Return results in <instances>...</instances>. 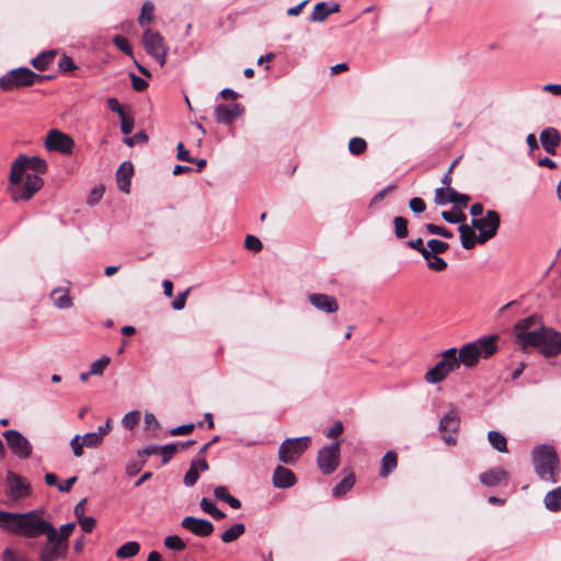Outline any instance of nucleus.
<instances>
[{"mask_svg": "<svg viewBox=\"0 0 561 561\" xmlns=\"http://www.w3.org/2000/svg\"><path fill=\"white\" fill-rule=\"evenodd\" d=\"M543 329L541 319L537 316H530L515 324V334L523 346H533L538 344L539 335Z\"/></svg>", "mask_w": 561, "mask_h": 561, "instance_id": "obj_7", "label": "nucleus"}, {"mask_svg": "<svg viewBox=\"0 0 561 561\" xmlns=\"http://www.w3.org/2000/svg\"><path fill=\"white\" fill-rule=\"evenodd\" d=\"M2 561H33L32 558L24 551L5 548L1 554Z\"/></svg>", "mask_w": 561, "mask_h": 561, "instance_id": "obj_40", "label": "nucleus"}, {"mask_svg": "<svg viewBox=\"0 0 561 561\" xmlns=\"http://www.w3.org/2000/svg\"><path fill=\"white\" fill-rule=\"evenodd\" d=\"M244 531H245L244 524L238 523V524L232 525L227 530H225L221 534L220 538H221L222 542L230 543V542H233L234 540H237L241 535H243Z\"/></svg>", "mask_w": 561, "mask_h": 561, "instance_id": "obj_37", "label": "nucleus"}, {"mask_svg": "<svg viewBox=\"0 0 561 561\" xmlns=\"http://www.w3.org/2000/svg\"><path fill=\"white\" fill-rule=\"evenodd\" d=\"M496 336H484L474 342L466 344L459 351L456 348V362L458 368L461 364L466 367H473L479 358H488L496 352Z\"/></svg>", "mask_w": 561, "mask_h": 561, "instance_id": "obj_3", "label": "nucleus"}, {"mask_svg": "<svg viewBox=\"0 0 561 561\" xmlns=\"http://www.w3.org/2000/svg\"><path fill=\"white\" fill-rule=\"evenodd\" d=\"M295 473L283 466H277L273 473V484L278 489H287L296 483Z\"/></svg>", "mask_w": 561, "mask_h": 561, "instance_id": "obj_24", "label": "nucleus"}, {"mask_svg": "<svg viewBox=\"0 0 561 561\" xmlns=\"http://www.w3.org/2000/svg\"><path fill=\"white\" fill-rule=\"evenodd\" d=\"M539 336V342L535 346L540 348V352L543 356L553 357L561 353L560 332L545 327Z\"/></svg>", "mask_w": 561, "mask_h": 561, "instance_id": "obj_14", "label": "nucleus"}, {"mask_svg": "<svg viewBox=\"0 0 561 561\" xmlns=\"http://www.w3.org/2000/svg\"><path fill=\"white\" fill-rule=\"evenodd\" d=\"M58 67L62 72H68L77 68L72 58L67 55H62V57L59 59Z\"/></svg>", "mask_w": 561, "mask_h": 561, "instance_id": "obj_56", "label": "nucleus"}, {"mask_svg": "<svg viewBox=\"0 0 561 561\" xmlns=\"http://www.w3.org/2000/svg\"><path fill=\"white\" fill-rule=\"evenodd\" d=\"M57 55V50H45L34 57L31 61L32 66L39 71L47 70L50 65L54 62V59Z\"/></svg>", "mask_w": 561, "mask_h": 561, "instance_id": "obj_29", "label": "nucleus"}, {"mask_svg": "<svg viewBox=\"0 0 561 561\" xmlns=\"http://www.w3.org/2000/svg\"><path fill=\"white\" fill-rule=\"evenodd\" d=\"M407 244L411 249H413V250L417 251L419 253H421L422 256L424 255L425 251L427 250V245L426 247L424 245V242H423L422 238L410 240Z\"/></svg>", "mask_w": 561, "mask_h": 561, "instance_id": "obj_62", "label": "nucleus"}, {"mask_svg": "<svg viewBox=\"0 0 561 561\" xmlns=\"http://www.w3.org/2000/svg\"><path fill=\"white\" fill-rule=\"evenodd\" d=\"M12 165L20 167L23 172H34L38 175L45 173L47 170L46 161L38 157L20 156L14 160Z\"/></svg>", "mask_w": 561, "mask_h": 561, "instance_id": "obj_20", "label": "nucleus"}, {"mask_svg": "<svg viewBox=\"0 0 561 561\" xmlns=\"http://www.w3.org/2000/svg\"><path fill=\"white\" fill-rule=\"evenodd\" d=\"M140 420V413L138 411H131L125 414L122 420V424L127 430H133Z\"/></svg>", "mask_w": 561, "mask_h": 561, "instance_id": "obj_49", "label": "nucleus"}, {"mask_svg": "<svg viewBox=\"0 0 561 561\" xmlns=\"http://www.w3.org/2000/svg\"><path fill=\"white\" fill-rule=\"evenodd\" d=\"M408 220L404 217L397 216L393 218L394 234L398 239L408 237Z\"/></svg>", "mask_w": 561, "mask_h": 561, "instance_id": "obj_41", "label": "nucleus"}, {"mask_svg": "<svg viewBox=\"0 0 561 561\" xmlns=\"http://www.w3.org/2000/svg\"><path fill=\"white\" fill-rule=\"evenodd\" d=\"M54 305L59 309H68L72 306V299L69 296V289L56 288L51 291Z\"/></svg>", "mask_w": 561, "mask_h": 561, "instance_id": "obj_31", "label": "nucleus"}, {"mask_svg": "<svg viewBox=\"0 0 561 561\" xmlns=\"http://www.w3.org/2000/svg\"><path fill=\"white\" fill-rule=\"evenodd\" d=\"M488 440L495 450L500 453H507V439L502 433L497 431H490L488 433Z\"/></svg>", "mask_w": 561, "mask_h": 561, "instance_id": "obj_36", "label": "nucleus"}, {"mask_svg": "<svg viewBox=\"0 0 561 561\" xmlns=\"http://www.w3.org/2000/svg\"><path fill=\"white\" fill-rule=\"evenodd\" d=\"M244 247L248 250L257 252L262 249V242L256 237L249 234L244 240Z\"/></svg>", "mask_w": 561, "mask_h": 561, "instance_id": "obj_57", "label": "nucleus"}, {"mask_svg": "<svg viewBox=\"0 0 561 561\" xmlns=\"http://www.w3.org/2000/svg\"><path fill=\"white\" fill-rule=\"evenodd\" d=\"M111 358L108 356H102L95 362H93L90 366V374L93 376H101L105 368L110 365Z\"/></svg>", "mask_w": 561, "mask_h": 561, "instance_id": "obj_43", "label": "nucleus"}, {"mask_svg": "<svg viewBox=\"0 0 561 561\" xmlns=\"http://www.w3.org/2000/svg\"><path fill=\"white\" fill-rule=\"evenodd\" d=\"M470 199L469 195L458 193L455 188H436L434 198L435 203L440 206L451 203L454 209L466 208Z\"/></svg>", "mask_w": 561, "mask_h": 561, "instance_id": "obj_17", "label": "nucleus"}, {"mask_svg": "<svg viewBox=\"0 0 561 561\" xmlns=\"http://www.w3.org/2000/svg\"><path fill=\"white\" fill-rule=\"evenodd\" d=\"M540 142L547 153L554 156L561 142L560 133L554 127H547L540 133Z\"/></svg>", "mask_w": 561, "mask_h": 561, "instance_id": "obj_21", "label": "nucleus"}, {"mask_svg": "<svg viewBox=\"0 0 561 561\" xmlns=\"http://www.w3.org/2000/svg\"><path fill=\"white\" fill-rule=\"evenodd\" d=\"M501 218L497 211L489 209L482 218H472L471 226L479 230L478 243L482 244L496 236Z\"/></svg>", "mask_w": 561, "mask_h": 561, "instance_id": "obj_11", "label": "nucleus"}, {"mask_svg": "<svg viewBox=\"0 0 561 561\" xmlns=\"http://www.w3.org/2000/svg\"><path fill=\"white\" fill-rule=\"evenodd\" d=\"M78 522H79L81 529L87 534L92 533V530L94 529V527L96 525V520L92 516L82 517V518L78 519Z\"/></svg>", "mask_w": 561, "mask_h": 561, "instance_id": "obj_55", "label": "nucleus"}, {"mask_svg": "<svg viewBox=\"0 0 561 561\" xmlns=\"http://www.w3.org/2000/svg\"><path fill=\"white\" fill-rule=\"evenodd\" d=\"M309 436L286 438L278 448V459L286 465H294L307 450L310 444Z\"/></svg>", "mask_w": 561, "mask_h": 561, "instance_id": "obj_9", "label": "nucleus"}, {"mask_svg": "<svg viewBox=\"0 0 561 561\" xmlns=\"http://www.w3.org/2000/svg\"><path fill=\"white\" fill-rule=\"evenodd\" d=\"M545 506L551 512L561 511V486H558L546 494Z\"/></svg>", "mask_w": 561, "mask_h": 561, "instance_id": "obj_32", "label": "nucleus"}, {"mask_svg": "<svg viewBox=\"0 0 561 561\" xmlns=\"http://www.w3.org/2000/svg\"><path fill=\"white\" fill-rule=\"evenodd\" d=\"M243 112L244 107L239 103L219 104L215 107L214 115L217 123L230 125Z\"/></svg>", "mask_w": 561, "mask_h": 561, "instance_id": "obj_18", "label": "nucleus"}, {"mask_svg": "<svg viewBox=\"0 0 561 561\" xmlns=\"http://www.w3.org/2000/svg\"><path fill=\"white\" fill-rule=\"evenodd\" d=\"M355 483V476L353 473L347 474L340 483L332 489L334 497H340L346 494Z\"/></svg>", "mask_w": 561, "mask_h": 561, "instance_id": "obj_39", "label": "nucleus"}, {"mask_svg": "<svg viewBox=\"0 0 561 561\" xmlns=\"http://www.w3.org/2000/svg\"><path fill=\"white\" fill-rule=\"evenodd\" d=\"M130 79L133 89L135 91H144L148 87V82L145 79L136 76L135 73H130Z\"/></svg>", "mask_w": 561, "mask_h": 561, "instance_id": "obj_60", "label": "nucleus"}, {"mask_svg": "<svg viewBox=\"0 0 561 561\" xmlns=\"http://www.w3.org/2000/svg\"><path fill=\"white\" fill-rule=\"evenodd\" d=\"M456 348L451 347L442 353V359L424 375L427 383H438L445 380L450 373L458 369L456 362Z\"/></svg>", "mask_w": 561, "mask_h": 561, "instance_id": "obj_8", "label": "nucleus"}, {"mask_svg": "<svg viewBox=\"0 0 561 561\" xmlns=\"http://www.w3.org/2000/svg\"><path fill=\"white\" fill-rule=\"evenodd\" d=\"M367 148L365 139L360 137H354L348 142V150L352 154L358 156L363 153Z\"/></svg>", "mask_w": 561, "mask_h": 561, "instance_id": "obj_47", "label": "nucleus"}, {"mask_svg": "<svg viewBox=\"0 0 561 561\" xmlns=\"http://www.w3.org/2000/svg\"><path fill=\"white\" fill-rule=\"evenodd\" d=\"M474 228L467 224H462L458 227L460 234L461 245L466 250H471L478 243V236L476 234Z\"/></svg>", "mask_w": 561, "mask_h": 561, "instance_id": "obj_28", "label": "nucleus"}, {"mask_svg": "<svg viewBox=\"0 0 561 561\" xmlns=\"http://www.w3.org/2000/svg\"><path fill=\"white\" fill-rule=\"evenodd\" d=\"M460 426V417L455 407L439 420L438 430L443 433L444 442L449 446L457 444L455 434L458 432Z\"/></svg>", "mask_w": 561, "mask_h": 561, "instance_id": "obj_13", "label": "nucleus"}, {"mask_svg": "<svg viewBox=\"0 0 561 561\" xmlns=\"http://www.w3.org/2000/svg\"><path fill=\"white\" fill-rule=\"evenodd\" d=\"M214 495L217 500L224 501L230 505V507L238 510L241 507V502L232 496L228 489L224 485H218L214 489Z\"/></svg>", "mask_w": 561, "mask_h": 561, "instance_id": "obj_33", "label": "nucleus"}, {"mask_svg": "<svg viewBox=\"0 0 561 561\" xmlns=\"http://www.w3.org/2000/svg\"><path fill=\"white\" fill-rule=\"evenodd\" d=\"M47 76L38 75L26 67H20L8 71L0 78V89L10 91L23 87H31L35 83H41Z\"/></svg>", "mask_w": 561, "mask_h": 561, "instance_id": "obj_5", "label": "nucleus"}, {"mask_svg": "<svg viewBox=\"0 0 561 561\" xmlns=\"http://www.w3.org/2000/svg\"><path fill=\"white\" fill-rule=\"evenodd\" d=\"M113 43L114 45L119 49L122 50L123 53H125L126 55L128 56H131L133 55V49L129 45V42L126 37L122 36V35H115L113 37Z\"/></svg>", "mask_w": 561, "mask_h": 561, "instance_id": "obj_50", "label": "nucleus"}, {"mask_svg": "<svg viewBox=\"0 0 561 561\" xmlns=\"http://www.w3.org/2000/svg\"><path fill=\"white\" fill-rule=\"evenodd\" d=\"M67 550L54 542V538H49L46 545L38 552V561H56L66 558Z\"/></svg>", "mask_w": 561, "mask_h": 561, "instance_id": "obj_23", "label": "nucleus"}, {"mask_svg": "<svg viewBox=\"0 0 561 561\" xmlns=\"http://www.w3.org/2000/svg\"><path fill=\"white\" fill-rule=\"evenodd\" d=\"M44 181L34 172H23L11 165L8 192L14 203L27 202L43 187Z\"/></svg>", "mask_w": 561, "mask_h": 561, "instance_id": "obj_2", "label": "nucleus"}, {"mask_svg": "<svg viewBox=\"0 0 561 561\" xmlns=\"http://www.w3.org/2000/svg\"><path fill=\"white\" fill-rule=\"evenodd\" d=\"M43 512L38 510L25 513H12L0 511V528L15 536L34 539L46 536L47 540L54 538V542L68 551V539L76 525L64 524L57 529L49 520L43 518Z\"/></svg>", "mask_w": 561, "mask_h": 561, "instance_id": "obj_1", "label": "nucleus"}, {"mask_svg": "<svg viewBox=\"0 0 561 561\" xmlns=\"http://www.w3.org/2000/svg\"><path fill=\"white\" fill-rule=\"evenodd\" d=\"M81 437L83 439V444L88 448H96L103 443V439L95 432L87 433Z\"/></svg>", "mask_w": 561, "mask_h": 561, "instance_id": "obj_51", "label": "nucleus"}, {"mask_svg": "<svg viewBox=\"0 0 561 561\" xmlns=\"http://www.w3.org/2000/svg\"><path fill=\"white\" fill-rule=\"evenodd\" d=\"M531 459L538 477L551 483L557 482L559 473V459L556 450L548 445H540L533 449Z\"/></svg>", "mask_w": 561, "mask_h": 561, "instance_id": "obj_4", "label": "nucleus"}, {"mask_svg": "<svg viewBox=\"0 0 561 561\" xmlns=\"http://www.w3.org/2000/svg\"><path fill=\"white\" fill-rule=\"evenodd\" d=\"M199 478V473L195 467L190 466L188 471L184 476V484L186 486H193Z\"/></svg>", "mask_w": 561, "mask_h": 561, "instance_id": "obj_54", "label": "nucleus"}, {"mask_svg": "<svg viewBox=\"0 0 561 561\" xmlns=\"http://www.w3.org/2000/svg\"><path fill=\"white\" fill-rule=\"evenodd\" d=\"M133 173V163L128 161L123 162L116 172L117 186L124 193L128 194L130 192V181Z\"/></svg>", "mask_w": 561, "mask_h": 561, "instance_id": "obj_25", "label": "nucleus"}, {"mask_svg": "<svg viewBox=\"0 0 561 561\" xmlns=\"http://www.w3.org/2000/svg\"><path fill=\"white\" fill-rule=\"evenodd\" d=\"M163 543L165 548L173 551H183L186 548V543L178 535L165 537Z\"/></svg>", "mask_w": 561, "mask_h": 561, "instance_id": "obj_42", "label": "nucleus"}, {"mask_svg": "<svg viewBox=\"0 0 561 561\" xmlns=\"http://www.w3.org/2000/svg\"><path fill=\"white\" fill-rule=\"evenodd\" d=\"M343 432V424L340 421L334 422V424L328 430L325 436L329 438L337 437Z\"/></svg>", "mask_w": 561, "mask_h": 561, "instance_id": "obj_63", "label": "nucleus"}, {"mask_svg": "<svg viewBox=\"0 0 561 561\" xmlns=\"http://www.w3.org/2000/svg\"><path fill=\"white\" fill-rule=\"evenodd\" d=\"M147 140H148L147 134L144 130H141L131 137L124 138V144L127 145L128 147H134L136 144L147 142Z\"/></svg>", "mask_w": 561, "mask_h": 561, "instance_id": "obj_53", "label": "nucleus"}, {"mask_svg": "<svg viewBox=\"0 0 561 561\" xmlns=\"http://www.w3.org/2000/svg\"><path fill=\"white\" fill-rule=\"evenodd\" d=\"M181 526L198 537H207L214 531V525L209 520L194 516L183 518Z\"/></svg>", "mask_w": 561, "mask_h": 561, "instance_id": "obj_19", "label": "nucleus"}, {"mask_svg": "<svg viewBox=\"0 0 561 561\" xmlns=\"http://www.w3.org/2000/svg\"><path fill=\"white\" fill-rule=\"evenodd\" d=\"M3 437L11 451L21 459H26L32 454V446L26 437L15 430L3 432Z\"/></svg>", "mask_w": 561, "mask_h": 561, "instance_id": "obj_16", "label": "nucleus"}, {"mask_svg": "<svg viewBox=\"0 0 561 561\" xmlns=\"http://www.w3.org/2000/svg\"><path fill=\"white\" fill-rule=\"evenodd\" d=\"M455 210L456 209H454L453 211L444 210L442 213L443 219L449 224H465L467 218L466 215L461 211V209H458L459 211Z\"/></svg>", "mask_w": 561, "mask_h": 561, "instance_id": "obj_46", "label": "nucleus"}, {"mask_svg": "<svg viewBox=\"0 0 561 561\" xmlns=\"http://www.w3.org/2000/svg\"><path fill=\"white\" fill-rule=\"evenodd\" d=\"M142 44L147 54L153 57L159 65L163 67L169 51L163 36L158 31L146 28L142 34Z\"/></svg>", "mask_w": 561, "mask_h": 561, "instance_id": "obj_10", "label": "nucleus"}, {"mask_svg": "<svg viewBox=\"0 0 561 561\" xmlns=\"http://www.w3.org/2000/svg\"><path fill=\"white\" fill-rule=\"evenodd\" d=\"M425 229L427 230V232H430L432 234L440 236V237H444L447 239L454 237V233L450 230H448L446 227L437 226L435 224H426Z\"/></svg>", "mask_w": 561, "mask_h": 561, "instance_id": "obj_48", "label": "nucleus"}, {"mask_svg": "<svg viewBox=\"0 0 561 561\" xmlns=\"http://www.w3.org/2000/svg\"><path fill=\"white\" fill-rule=\"evenodd\" d=\"M140 551V545L137 541H127L115 552L118 559H129L137 556Z\"/></svg>", "mask_w": 561, "mask_h": 561, "instance_id": "obj_34", "label": "nucleus"}, {"mask_svg": "<svg viewBox=\"0 0 561 561\" xmlns=\"http://www.w3.org/2000/svg\"><path fill=\"white\" fill-rule=\"evenodd\" d=\"M32 494V485L30 481L13 472L8 471L5 477V496L7 501L4 502L8 506H13L19 502L27 499Z\"/></svg>", "mask_w": 561, "mask_h": 561, "instance_id": "obj_6", "label": "nucleus"}, {"mask_svg": "<svg viewBox=\"0 0 561 561\" xmlns=\"http://www.w3.org/2000/svg\"><path fill=\"white\" fill-rule=\"evenodd\" d=\"M193 440H188L184 444H168L161 446L160 455L162 456V463H168L170 459L178 453L179 449H185L186 447L193 445Z\"/></svg>", "mask_w": 561, "mask_h": 561, "instance_id": "obj_35", "label": "nucleus"}, {"mask_svg": "<svg viewBox=\"0 0 561 561\" xmlns=\"http://www.w3.org/2000/svg\"><path fill=\"white\" fill-rule=\"evenodd\" d=\"M409 207L413 213L421 214L425 210L426 205L422 198L413 197L409 202Z\"/></svg>", "mask_w": 561, "mask_h": 561, "instance_id": "obj_58", "label": "nucleus"}, {"mask_svg": "<svg viewBox=\"0 0 561 561\" xmlns=\"http://www.w3.org/2000/svg\"><path fill=\"white\" fill-rule=\"evenodd\" d=\"M397 453L393 450L387 451L381 459L379 476L381 478H387L397 468Z\"/></svg>", "mask_w": 561, "mask_h": 561, "instance_id": "obj_30", "label": "nucleus"}, {"mask_svg": "<svg viewBox=\"0 0 561 561\" xmlns=\"http://www.w3.org/2000/svg\"><path fill=\"white\" fill-rule=\"evenodd\" d=\"M70 447L76 457H81L83 455V447H85V445L83 444L81 435H76L72 437L70 440Z\"/></svg>", "mask_w": 561, "mask_h": 561, "instance_id": "obj_52", "label": "nucleus"}, {"mask_svg": "<svg viewBox=\"0 0 561 561\" xmlns=\"http://www.w3.org/2000/svg\"><path fill=\"white\" fill-rule=\"evenodd\" d=\"M107 106L112 112L118 114L121 117H124V108L122 107L121 103L116 98L107 99Z\"/></svg>", "mask_w": 561, "mask_h": 561, "instance_id": "obj_61", "label": "nucleus"}, {"mask_svg": "<svg viewBox=\"0 0 561 561\" xmlns=\"http://www.w3.org/2000/svg\"><path fill=\"white\" fill-rule=\"evenodd\" d=\"M45 146L48 151H56L64 154L71 153L75 141L73 139L65 133H61L58 129L49 130L46 139Z\"/></svg>", "mask_w": 561, "mask_h": 561, "instance_id": "obj_15", "label": "nucleus"}, {"mask_svg": "<svg viewBox=\"0 0 561 561\" xmlns=\"http://www.w3.org/2000/svg\"><path fill=\"white\" fill-rule=\"evenodd\" d=\"M448 248L449 245L447 242L437 239H431L427 241L426 253L443 254L448 250Z\"/></svg>", "mask_w": 561, "mask_h": 561, "instance_id": "obj_45", "label": "nucleus"}, {"mask_svg": "<svg viewBox=\"0 0 561 561\" xmlns=\"http://www.w3.org/2000/svg\"><path fill=\"white\" fill-rule=\"evenodd\" d=\"M423 259L427 263V267L434 272H443L447 268V262L438 256V254L424 253Z\"/></svg>", "mask_w": 561, "mask_h": 561, "instance_id": "obj_38", "label": "nucleus"}, {"mask_svg": "<svg viewBox=\"0 0 561 561\" xmlns=\"http://www.w3.org/2000/svg\"><path fill=\"white\" fill-rule=\"evenodd\" d=\"M309 301L316 309L325 313H333L339 309L336 298L327 294H312L309 296Z\"/></svg>", "mask_w": 561, "mask_h": 561, "instance_id": "obj_22", "label": "nucleus"}, {"mask_svg": "<svg viewBox=\"0 0 561 561\" xmlns=\"http://www.w3.org/2000/svg\"><path fill=\"white\" fill-rule=\"evenodd\" d=\"M190 288L180 293L176 298L172 301V308L174 310H182L185 307L186 298L188 296Z\"/></svg>", "mask_w": 561, "mask_h": 561, "instance_id": "obj_59", "label": "nucleus"}, {"mask_svg": "<svg viewBox=\"0 0 561 561\" xmlns=\"http://www.w3.org/2000/svg\"><path fill=\"white\" fill-rule=\"evenodd\" d=\"M176 150H178L176 158L179 160L187 161V162H193L194 161V159L191 158L190 152L185 149V147H184V145L182 142L178 144Z\"/></svg>", "mask_w": 561, "mask_h": 561, "instance_id": "obj_64", "label": "nucleus"}, {"mask_svg": "<svg viewBox=\"0 0 561 561\" xmlns=\"http://www.w3.org/2000/svg\"><path fill=\"white\" fill-rule=\"evenodd\" d=\"M317 463L323 474H331L340 463V443L335 442L324 446L318 453Z\"/></svg>", "mask_w": 561, "mask_h": 561, "instance_id": "obj_12", "label": "nucleus"}, {"mask_svg": "<svg viewBox=\"0 0 561 561\" xmlns=\"http://www.w3.org/2000/svg\"><path fill=\"white\" fill-rule=\"evenodd\" d=\"M508 473L502 468H493L480 474V482L486 486L500 485L506 482Z\"/></svg>", "mask_w": 561, "mask_h": 561, "instance_id": "obj_26", "label": "nucleus"}, {"mask_svg": "<svg viewBox=\"0 0 561 561\" xmlns=\"http://www.w3.org/2000/svg\"><path fill=\"white\" fill-rule=\"evenodd\" d=\"M153 4L149 1L145 2L141 7V12L138 18V23L140 25L148 24L153 19Z\"/></svg>", "mask_w": 561, "mask_h": 561, "instance_id": "obj_44", "label": "nucleus"}, {"mask_svg": "<svg viewBox=\"0 0 561 561\" xmlns=\"http://www.w3.org/2000/svg\"><path fill=\"white\" fill-rule=\"evenodd\" d=\"M340 4L339 3H327L319 2L314 5L313 12L311 14V21L313 22H323L330 14L339 12Z\"/></svg>", "mask_w": 561, "mask_h": 561, "instance_id": "obj_27", "label": "nucleus"}]
</instances>
